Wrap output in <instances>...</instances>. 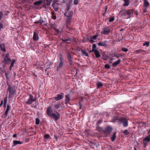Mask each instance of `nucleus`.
<instances>
[{"label":"nucleus","instance_id":"7ed1b4c3","mask_svg":"<svg viewBox=\"0 0 150 150\" xmlns=\"http://www.w3.org/2000/svg\"><path fill=\"white\" fill-rule=\"evenodd\" d=\"M148 135L145 137L143 139V147L144 148H146L148 146V143L150 142V134L147 133Z\"/></svg>","mask_w":150,"mask_h":150},{"label":"nucleus","instance_id":"f03ea898","mask_svg":"<svg viewBox=\"0 0 150 150\" xmlns=\"http://www.w3.org/2000/svg\"><path fill=\"white\" fill-rule=\"evenodd\" d=\"M59 55L60 56L59 57V61L58 62V64L56 69V71H59L64 65V61L62 55L61 54H60Z\"/></svg>","mask_w":150,"mask_h":150},{"label":"nucleus","instance_id":"603ef678","mask_svg":"<svg viewBox=\"0 0 150 150\" xmlns=\"http://www.w3.org/2000/svg\"><path fill=\"white\" fill-rule=\"evenodd\" d=\"M107 8H107V7L105 8V11H103V16H105V15L107 11Z\"/></svg>","mask_w":150,"mask_h":150},{"label":"nucleus","instance_id":"c9c22d12","mask_svg":"<svg viewBox=\"0 0 150 150\" xmlns=\"http://www.w3.org/2000/svg\"><path fill=\"white\" fill-rule=\"evenodd\" d=\"M142 51H144V50H142L141 49L136 50L134 51V52L137 54L141 53Z\"/></svg>","mask_w":150,"mask_h":150},{"label":"nucleus","instance_id":"9d476101","mask_svg":"<svg viewBox=\"0 0 150 150\" xmlns=\"http://www.w3.org/2000/svg\"><path fill=\"white\" fill-rule=\"evenodd\" d=\"M110 32V29L108 27H105L103 28L101 34L103 35H108Z\"/></svg>","mask_w":150,"mask_h":150},{"label":"nucleus","instance_id":"ea45409f","mask_svg":"<svg viewBox=\"0 0 150 150\" xmlns=\"http://www.w3.org/2000/svg\"><path fill=\"white\" fill-rule=\"evenodd\" d=\"M125 135H127L129 133V132L127 130H125L123 132Z\"/></svg>","mask_w":150,"mask_h":150},{"label":"nucleus","instance_id":"0e129e2a","mask_svg":"<svg viewBox=\"0 0 150 150\" xmlns=\"http://www.w3.org/2000/svg\"><path fill=\"white\" fill-rule=\"evenodd\" d=\"M71 40H70V41H73L74 42H76V40L74 38H73L72 39L71 38Z\"/></svg>","mask_w":150,"mask_h":150},{"label":"nucleus","instance_id":"72a5a7b5","mask_svg":"<svg viewBox=\"0 0 150 150\" xmlns=\"http://www.w3.org/2000/svg\"><path fill=\"white\" fill-rule=\"evenodd\" d=\"M42 3V1H39L34 2V4L35 5H38L41 4Z\"/></svg>","mask_w":150,"mask_h":150},{"label":"nucleus","instance_id":"3c124183","mask_svg":"<svg viewBox=\"0 0 150 150\" xmlns=\"http://www.w3.org/2000/svg\"><path fill=\"white\" fill-rule=\"evenodd\" d=\"M109 58L110 59V60H109V63H111L112 61L113 60V58L110 57Z\"/></svg>","mask_w":150,"mask_h":150},{"label":"nucleus","instance_id":"bb28decb","mask_svg":"<svg viewBox=\"0 0 150 150\" xmlns=\"http://www.w3.org/2000/svg\"><path fill=\"white\" fill-rule=\"evenodd\" d=\"M23 143L22 142L19 141L14 140L13 141V146H16L18 144H22Z\"/></svg>","mask_w":150,"mask_h":150},{"label":"nucleus","instance_id":"6ab92c4d","mask_svg":"<svg viewBox=\"0 0 150 150\" xmlns=\"http://www.w3.org/2000/svg\"><path fill=\"white\" fill-rule=\"evenodd\" d=\"M16 62V60L15 59H12V61L11 62L10 65L9 67V69L11 71L12 68L13 67L14 64Z\"/></svg>","mask_w":150,"mask_h":150},{"label":"nucleus","instance_id":"37998d69","mask_svg":"<svg viewBox=\"0 0 150 150\" xmlns=\"http://www.w3.org/2000/svg\"><path fill=\"white\" fill-rule=\"evenodd\" d=\"M98 36V35H95L94 36H93L92 37H91V39L92 40H96Z\"/></svg>","mask_w":150,"mask_h":150},{"label":"nucleus","instance_id":"69168bd1","mask_svg":"<svg viewBox=\"0 0 150 150\" xmlns=\"http://www.w3.org/2000/svg\"><path fill=\"white\" fill-rule=\"evenodd\" d=\"M79 109H81V108H82V105H81V104L80 103H79Z\"/></svg>","mask_w":150,"mask_h":150},{"label":"nucleus","instance_id":"f8f14e48","mask_svg":"<svg viewBox=\"0 0 150 150\" xmlns=\"http://www.w3.org/2000/svg\"><path fill=\"white\" fill-rule=\"evenodd\" d=\"M53 111L52 109V107L51 106H49L48 107L47 109L46 113L47 115L49 117H51V115L53 113Z\"/></svg>","mask_w":150,"mask_h":150},{"label":"nucleus","instance_id":"c85d7f7f","mask_svg":"<svg viewBox=\"0 0 150 150\" xmlns=\"http://www.w3.org/2000/svg\"><path fill=\"white\" fill-rule=\"evenodd\" d=\"M97 87L98 88H100L103 87V84H102L101 82H98L96 83Z\"/></svg>","mask_w":150,"mask_h":150},{"label":"nucleus","instance_id":"4468645a","mask_svg":"<svg viewBox=\"0 0 150 150\" xmlns=\"http://www.w3.org/2000/svg\"><path fill=\"white\" fill-rule=\"evenodd\" d=\"M39 33L38 32H34L33 33V40L35 41H37L39 39L38 36Z\"/></svg>","mask_w":150,"mask_h":150},{"label":"nucleus","instance_id":"4be33fe9","mask_svg":"<svg viewBox=\"0 0 150 150\" xmlns=\"http://www.w3.org/2000/svg\"><path fill=\"white\" fill-rule=\"evenodd\" d=\"M110 55L112 57H115L117 59L119 58L120 57H122V55L117 53H113L112 54H111Z\"/></svg>","mask_w":150,"mask_h":150},{"label":"nucleus","instance_id":"a878e982","mask_svg":"<svg viewBox=\"0 0 150 150\" xmlns=\"http://www.w3.org/2000/svg\"><path fill=\"white\" fill-rule=\"evenodd\" d=\"M61 40L63 42H66L67 44H69L70 43L67 42V41H70L71 40V38H70L65 39L62 38Z\"/></svg>","mask_w":150,"mask_h":150},{"label":"nucleus","instance_id":"49530a36","mask_svg":"<svg viewBox=\"0 0 150 150\" xmlns=\"http://www.w3.org/2000/svg\"><path fill=\"white\" fill-rule=\"evenodd\" d=\"M35 123L37 125H38L40 123V120L38 118H36L35 120Z\"/></svg>","mask_w":150,"mask_h":150},{"label":"nucleus","instance_id":"473e14b6","mask_svg":"<svg viewBox=\"0 0 150 150\" xmlns=\"http://www.w3.org/2000/svg\"><path fill=\"white\" fill-rule=\"evenodd\" d=\"M110 56H108L106 55H103V59L105 61H107L108 59L109 58Z\"/></svg>","mask_w":150,"mask_h":150},{"label":"nucleus","instance_id":"774afa93","mask_svg":"<svg viewBox=\"0 0 150 150\" xmlns=\"http://www.w3.org/2000/svg\"><path fill=\"white\" fill-rule=\"evenodd\" d=\"M91 43H93L94 41V40L91 39V40L89 41Z\"/></svg>","mask_w":150,"mask_h":150},{"label":"nucleus","instance_id":"052dcab7","mask_svg":"<svg viewBox=\"0 0 150 150\" xmlns=\"http://www.w3.org/2000/svg\"><path fill=\"white\" fill-rule=\"evenodd\" d=\"M37 104H38V103L37 104H36V105H33L32 106H31V107H32V108H37Z\"/></svg>","mask_w":150,"mask_h":150},{"label":"nucleus","instance_id":"c03bdc74","mask_svg":"<svg viewBox=\"0 0 150 150\" xmlns=\"http://www.w3.org/2000/svg\"><path fill=\"white\" fill-rule=\"evenodd\" d=\"M71 18H68L67 19L66 21V23L67 24H69L71 21Z\"/></svg>","mask_w":150,"mask_h":150},{"label":"nucleus","instance_id":"58836bf2","mask_svg":"<svg viewBox=\"0 0 150 150\" xmlns=\"http://www.w3.org/2000/svg\"><path fill=\"white\" fill-rule=\"evenodd\" d=\"M5 76L7 80H9L10 79V77L9 75H8L6 73H5Z\"/></svg>","mask_w":150,"mask_h":150},{"label":"nucleus","instance_id":"9b49d317","mask_svg":"<svg viewBox=\"0 0 150 150\" xmlns=\"http://www.w3.org/2000/svg\"><path fill=\"white\" fill-rule=\"evenodd\" d=\"M60 114L59 113L57 112H56V114L54 113L52 114L51 115V117H52L54 119L55 121H57L60 118Z\"/></svg>","mask_w":150,"mask_h":150},{"label":"nucleus","instance_id":"1a4fd4ad","mask_svg":"<svg viewBox=\"0 0 150 150\" xmlns=\"http://www.w3.org/2000/svg\"><path fill=\"white\" fill-rule=\"evenodd\" d=\"M144 6L143 8V12L145 13L147 11L148 7L149 5V3L146 0H144Z\"/></svg>","mask_w":150,"mask_h":150},{"label":"nucleus","instance_id":"4c0bfd02","mask_svg":"<svg viewBox=\"0 0 150 150\" xmlns=\"http://www.w3.org/2000/svg\"><path fill=\"white\" fill-rule=\"evenodd\" d=\"M107 131H109L110 132H111L112 130V128L110 126H108L106 127V129Z\"/></svg>","mask_w":150,"mask_h":150},{"label":"nucleus","instance_id":"aec40b11","mask_svg":"<svg viewBox=\"0 0 150 150\" xmlns=\"http://www.w3.org/2000/svg\"><path fill=\"white\" fill-rule=\"evenodd\" d=\"M52 6L55 11H58L59 7L58 5H57L55 2H54L52 4Z\"/></svg>","mask_w":150,"mask_h":150},{"label":"nucleus","instance_id":"f257e3e1","mask_svg":"<svg viewBox=\"0 0 150 150\" xmlns=\"http://www.w3.org/2000/svg\"><path fill=\"white\" fill-rule=\"evenodd\" d=\"M132 9L122 10L120 12L121 16L124 18H130L133 15Z\"/></svg>","mask_w":150,"mask_h":150},{"label":"nucleus","instance_id":"6e6552de","mask_svg":"<svg viewBox=\"0 0 150 150\" xmlns=\"http://www.w3.org/2000/svg\"><path fill=\"white\" fill-rule=\"evenodd\" d=\"M29 97L28 99V101L26 102L27 104L30 105L32 104L34 102L36 101V99L33 98V96L31 94L29 95Z\"/></svg>","mask_w":150,"mask_h":150},{"label":"nucleus","instance_id":"b1692460","mask_svg":"<svg viewBox=\"0 0 150 150\" xmlns=\"http://www.w3.org/2000/svg\"><path fill=\"white\" fill-rule=\"evenodd\" d=\"M62 94H63V93H62L61 94H58L57 96V97H55L54 99L57 101L62 99L63 98V97Z\"/></svg>","mask_w":150,"mask_h":150},{"label":"nucleus","instance_id":"bf43d9fd","mask_svg":"<svg viewBox=\"0 0 150 150\" xmlns=\"http://www.w3.org/2000/svg\"><path fill=\"white\" fill-rule=\"evenodd\" d=\"M29 1L30 0H22V2L23 3L26 2H29Z\"/></svg>","mask_w":150,"mask_h":150},{"label":"nucleus","instance_id":"6e6d98bb","mask_svg":"<svg viewBox=\"0 0 150 150\" xmlns=\"http://www.w3.org/2000/svg\"><path fill=\"white\" fill-rule=\"evenodd\" d=\"M7 101V98H5L4 99V103L6 104Z\"/></svg>","mask_w":150,"mask_h":150},{"label":"nucleus","instance_id":"4d7b16f0","mask_svg":"<svg viewBox=\"0 0 150 150\" xmlns=\"http://www.w3.org/2000/svg\"><path fill=\"white\" fill-rule=\"evenodd\" d=\"M96 47V45L95 44H93L92 46V50H95Z\"/></svg>","mask_w":150,"mask_h":150},{"label":"nucleus","instance_id":"c756f323","mask_svg":"<svg viewBox=\"0 0 150 150\" xmlns=\"http://www.w3.org/2000/svg\"><path fill=\"white\" fill-rule=\"evenodd\" d=\"M44 22L43 20L42 19H40V20H39L38 21L36 22H35V23L37 24H39L40 25H41L42 24V23Z\"/></svg>","mask_w":150,"mask_h":150},{"label":"nucleus","instance_id":"338daca9","mask_svg":"<svg viewBox=\"0 0 150 150\" xmlns=\"http://www.w3.org/2000/svg\"><path fill=\"white\" fill-rule=\"evenodd\" d=\"M102 122H101V120H99L98 121V122H97V124L98 125H99V124H100Z\"/></svg>","mask_w":150,"mask_h":150},{"label":"nucleus","instance_id":"39448f33","mask_svg":"<svg viewBox=\"0 0 150 150\" xmlns=\"http://www.w3.org/2000/svg\"><path fill=\"white\" fill-rule=\"evenodd\" d=\"M122 123L124 127H127L128 125V120L126 118L122 117L120 118L119 124Z\"/></svg>","mask_w":150,"mask_h":150},{"label":"nucleus","instance_id":"ddd939ff","mask_svg":"<svg viewBox=\"0 0 150 150\" xmlns=\"http://www.w3.org/2000/svg\"><path fill=\"white\" fill-rule=\"evenodd\" d=\"M72 11H67L64 13V15L68 18H71L72 16Z\"/></svg>","mask_w":150,"mask_h":150},{"label":"nucleus","instance_id":"79ce46f5","mask_svg":"<svg viewBox=\"0 0 150 150\" xmlns=\"http://www.w3.org/2000/svg\"><path fill=\"white\" fill-rule=\"evenodd\" d=\"M54 29L55 30V31L57 33V34H61L62 32L61 31H60L59 30L56 28H54Z\"/></svg>","mask_w":150,"mask_h":150},{"label":"nucleus","instance_id":"e2e57ef3","mask_svg":"<svg viewBox=\"0 0 150 150\" xmlns=\"http://www.w3.org/2000/svg\"><path fill=\"white\" fill-rule=\"evenodd\" d=\"M3 104V100H1V103L0 104V107H1L2 105Z\"/></svg>","mask_w":150,"mask_h":150},{"label":"nucleus","instance_id":"412c9836","mask_svg":"<svg viewBox=\"0 0 150 150\" xmlns=\"http://www.w3.org/2000/svg\"><path fill=\"white\" fill-rule=\"evenodd\" d=\"M120 119L119 117L117 116H114L112 119V122H120Z\"/></svg>","mask_w":150,"mask_h":150},{"label":"nucleus","instance_id":"e433bc0d","mask_svg":"<svg viewBox=\"0 0 150 150\" xmlns=\"http://www.w3.org/2000/svg\"><path fill=\"white\" fill-rule=\"evenodd\" d=\"M149 42L146 41L143 44V45L144 46H146V47H148L149 46Z\"/></svg>","mask_w":150,"mask_h":150},{"label":"nucleus","instance_id":"2eb2a0df","mask_svg":"<svg viewBox=\"0 0 150 150\" xmlns=\"http://www.w3.org/2000/svg\"><path fill=\"white\" fill-rule=\"evenodd\" d=\"M71 100L70 96L69 94H67L65 96V103L67 105L68 103Z\"/></svg>","mask_w":150,"mask_h":150},{"label":"nucleus","instance_id":"a18cd8bd","mask_svg":"<svg viewBox=\"0 0 150 150\" xmlns=\"http://www.w3.org/2000/svg\"><path fill=\"white\" fill-rule=\"evenodd\" d=\"M60 105L59 104H57L56 105H54V107L55 108L57 109H58L59 108V107H60Z\"/></svg>","mask_w":150,"mask_h":150},{"label":"nucleus","instance_id":"7c9ffc66","mask_svg":"<svg viewBox=\"0 0 150 150\" xmlns=\"http://www.w3.org/2000/svg\"><path fill=\"white\" fill-rule=\"evenodd\" d=\"M125 3L123 4V6H127L129 5V0H124Z\"/></svg>","mask_w":150,"mask_h":150},{"label":"nucleus","instance_id":"20e7f679","mask_svg":"<svg viewBox=\"0 0 150 150\" xmlns=\"http://www.w3.org/2000/svg\"><path fill=\"white\" fill-rule=\"evenodd\" d=\"M12 61V59H11L9 58V53H7L4 57L3 62L6 64H9L11 63V62Z\"/></svg>","mask_w":150,"mask_h":150},{"label":"nucleus","instance_id":"5fc2aeb1","mask_svg":"<svg viewBox=\"0 0 150 150\" xmlns=\"http://www.w3.org/2000/svg\"><path fill=\"white\" fill-rule=\"evenodd\" d=\"M105 132L106 133L108 134L109 135V134H110V132L109 131H108V130L107 131L106 129H105Z\"/></svg>","mask_w":150,"mask_h":150},{"label":"nucleus","instance_id":"13d9d810","mask_svg":"<svg viewBox=\"0 0 150 150\" xmlns=\"http://www.w3.org/2000/svg\"><path fill=\"white\" fill-rule=\"evenodd\" d=\"M69 36L70 35L69 34L67 33L64 35V37L67 38L69 37Z\"/></svg>","mask_w":150,"mask_h":150},{"label":"nucleus","instance_id":"f3484780","mask_svg":"<svg viewBox=\"0 0 150 150\" xmlns=\"http://www.w3.org/2000/svg\"><path fill=\"white\" fill-rule=\"evenodd\" d=\"M98 45L99 46H103L104 47H107L108 45L107 41H105L103 42H100L98 43Z\"/></svg>","mask_w":150,"mask_h":150},{"label":"nucleus","instance_id":"0eeeda50","mask_svg":"<svg viewBox=\"0 0 150 150\" xmlns=\"http://www.w3.org/2000/svg\"><path fill=\"white\" fill-rule=\"evenodd\" d=\"M73 58L69 52H67V59L69 61L70 65L72 66L74 64V62L73 61Z\"/></svg>","mask_w":150,"mask_h":150},{"label":"nucleus","instance_id":"8fccbe9b","mask_svg":"<svg viewBox=\"0 0 150 150\" xmlns=\"http://www.w3.org/2000/svg\"><path fill=\"white\" fill-rule=\"evenodd\" d=\"M114 20L115 18L114 17H111L110 18L109 21L110 22H112Z\"/></svg>","mask_w":150,"mask_h":150},{"label":"nucleus","instance_id":"393cba45","mask_svg":"<svg viewBox=\"0 0 150 150\" xmlns=\"http://www.w3.org/2000/svg\"><path fill=\"white\" fill-rule=\"evenodd\" d=\"M121 62V60L120 59H118L116 61L113 63L112 64V66L113 67H116L118 64H119Z\"/></svg>","mask_w":150,"mask_h":150},{"label":"nucleus","instance_id":"a19ab883","mask_svg":"<svg viewBox=\"0 0 150 150\" xmlns=\"http://www.w3.org/2000/svg\"><path fill=\"white\" fill-rule=\"evenodd\" d=\"M50 136L49 134H46L44 136V138L46 139H48L50 138Z\"/></svg>","mask_w":150,"mask_h":150},{"label":"nucleus","instance_id":"a211bd4d","mask_svg":"<svg viewBox=\"0 0 150 150\" xmlns=\"http://www.w3.org/2000/svg\"><path fill=\"white\" fill-rule=\"evenodd\" d=\"M92 52H94L95 54L96 57L97 58H98L100 57V54L98 50H92Z\"/></svg>","mask_w":150,"mask_h":150},{"label":"nucleus","instance_id":"423d86ee","mask_svg":"<svg viewBox=\"0 0 150 150\" xmlns=\"http://www.w3.org/2000/svg\"><path fill=\"white\" fill-rule=\"evenodd\" d=\"M7 90L9 92V97H11L12 95L16 91L15 90H14L12 85L11 84H8Z\"/></svg>","mask_w":150,"mask_h":150},{"label":"nucleus","instance_id":"cd10ccee","mask_svg":"<svg viewBox=\"0 0 150 150\" xmlns=\"http://www.w3.org/2000/svg\"><path fill=\"white\" fill-rule=\"evenodd\" d=\"M66 5L67 6V11H69L70 9V7L71 5V2L70 1H68L66 3Z\"/></svg>","mask_w":150,"mask_h":150},{"label":"nucleus","instance_id":"09e8293b","mask_svg":"<svg viewBox=\"0 0 150 150\" xmlns=\"http://www.w3.org/2000/svg\"><path fill=\"white\" fill-rule=\"evenodd\" d=\"M105 67L108 69H109L110 68V66L108 64H105Z\"/></svg>","mask_w":150,"mask_h":150},{"label":"nucleus","instance_id":"2f4dec72","mask_svg":"<svg viewBox=\"0 0 150 150\" xmlns=\"http://www.w3.org/2000/svg\"><path fill=\"white\" fill-rule=\"evenodd\" d=\"M116 132H115L113 133L112 137L111 138V140L112 141H114L115 139Z\"/></svg>","mask_w":150,"mask_h":150},{"label":"nucleus","instance_id":"f704fd0d","mask_svg":"<svg viewBox=\"0 0 150 150\" xmlns=\"http://www.w3.org/2000/svg\"><path fill=\"white\" fill-rule=\"evenodd\" d=\"M81 51L83 54L85 55V56L88 57V53L85 51H84L83 50L81 49Z\"/></svg>","mask_w":150,"mask_h":150},{"label":"nucleus","instance_id":"680f3d73","mask_svg":"<svg viewBox=\"0 0 150 150\" xmlns=\"http://www.w3.org/2000/svg\"><path fill=\"white\" fill-rule=\"evenodd\" d=\"M52 18L54 19V20H55L56 19V17L55 15H53L52 16Z\"/></svg>","mask_w":150,"mask_h":150},{"label":"nucleus","instance_id":"864d4df0","mask_svg":"<svg viewBox=\"0 0 150 150\" xmlns=\"http://www.w3.org/2000/svg\"><path fill=\"white\" fill-rule=\"evenodd\" d=\"M78 0H74V4L76 5L78 4Z\"/></svg>","mask_w":150,"mask_h":150},{"label":"nucleus","instance_id":"5701e85b","mask_svg":"<svg viewBox=\"0 0 150 150\" xmlns=\"http://www.w3.org/2000/svg\"><path fill=\"white\" fill-rule=\"evenodd\" d=\"M0 48L1 51L4 52H6L5 44L4 43H2L0 45Z\"/></svg>","mask_w":150,"mask_h":150},{"label":"nucleus","instance_id":"de8ad7c7","mask_svg":"<svg viewBox=\"0 0 150 150\" xmlns=\"http://www.w3.org/2000/svg\"><path fill=\"white\" fill-rule=\"evenodd\" d=\"M122 51L125 52H126L128 51V49L125 47L122 48Z\"/></svg>","mask_w":150,"mask_h":150},{"label":"nucleus","instance_id":"dca6fc26","mask_svg":"<svg viewBox=\"0 0 150 150\" xmlns=\"http://www.w3.org/2000/svg\"><path fill=\"white\" fill-rule=\"evenodd\" d=\"M11 107L10 105H7V108L4 113V116H5V117H6L7 115L8 114V112L11 110Z\"/></svg>","mask_w":150,"mask_h":150}]
</instances>
